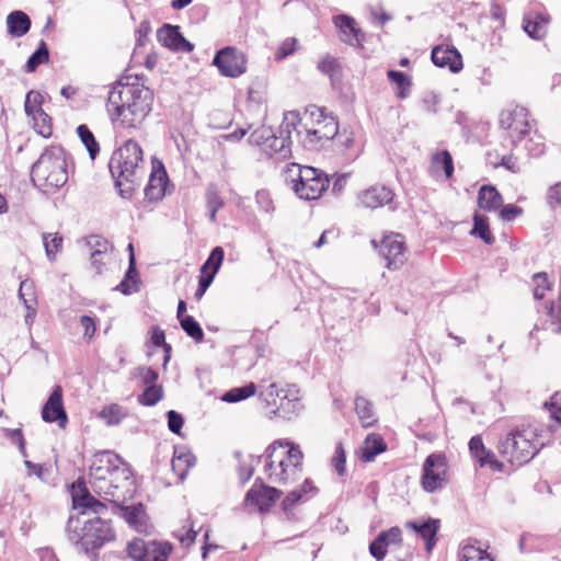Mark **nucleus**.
Segmentation results:
<instances>
[{"mask_svg": "<svg viewBox=\"0 0 561 561\" xmlns=\"http://www.w3.org/2000/svg\"><path fill=\"white\" fill-rule=\"evenodd\" d=\"M153 92L140 83L117 82L108 92L106 110L119 128L137 129L151 112Z\"/></svg>", "mask_w": 561, "mask_h": 561, "instance_id": "f257e3e1", "label": "nucleus"}, {"mask_svg": "<svg viewBox=\"0 0 561 561\" xmlns=\"http://www.w3.org/2000/svg\"><path fill=\"white\" fill-rule=\"evenodd\" d=\"M286 126H293L298 141L307 150H319L337 135V121L324 108L309 105L302 113H286Z\"/></svg>", "mask_w": 561, "mask_h": 561, "instance_id": "f03ea898", "label": "nucleus"}, {"mask_svg": "<svg viewBox=\"0 0 561 561\" xmlns=\"http://www.w3.org/2000/svg\"><path fill=\"white\" fill-rule=\"evenodd\" d=\"M304 454L291 442L276 440L265 450L264 471L271 483L288 485L302 476Z\"/></svg>", "mask_w": 561, "mask_h": 561, "instance_id": "7ed1b4c3", "label": "nucleus"}, {"mask_svg": "<svg viewBox=\"0 0 561 561\" xmlns=\"http://www.w3.org/2000/svg\"><path fill=\"white\" fill-rule=\"evenodd\" d=\"M115 186L123 198L131 197L144 175L142 149L133 139L116 150L108 163Z\"/></svg>", "mask_w": 561, "mask_h": 561, "instance_id": "20e7f679", "label": "nucleus"}, {"mask_svg": "<svg viewBox=\"0 0 561 561\" xmlns=\"http://www.w3.org/2000/svg\"><path fill=\"white\" fill-rule=\"evenodd\" d=\"M31 179L35 186L48 193L64 186L68 181L66 152L51 146L32 165Z\"/></svg>", "mask_w": 561, "mask_h": 561, "instance_id": "39448f33", "label": "nucleus"}, {"mask_svg": "<svg viewBox=\"0 0 561 561\" xmlns=\"http://www.w3.org/2000/svg\"><path fill=\"white\" fill-rule=\"evenodd\" d=\"M542 445L537 428L527 426L510 433L502 439L499 451L513 466H522L533 459Z\"/></svg>", "mask_w": 561, "mask_h": 561, "instance_id": "423d86ee", "label": "nucleus"}, {"mask_svg": "<svg viewBox=\"0 0 561 561\" xmlns=\"http://www.w3.org/2000/svg\"><path fill=\"white\" fill-rule=\"evenodd\" d=\"M291 131L293 126H286L285 114L278 134L271 127L261 126L251 133L249 142L260 147L270 158L283 161L291 156Z\"/></svg>", "mask_w": 561, "mask_h": 561, "instance_id": "0eeeda50", "label": "nucleus"}, {"mask_svg": "<svg viewBox=\"0 0 561 561\" xmlns=\"http://www.w3.org/2000/svg\"><path fill=\"white\" fill-rule=\"evenodd\" d=\"M257 388L260 389V398L267 407L274 408V414L290 420L302 409L299 389L295 385H287L282 388L276 382L265 386L262 381Z\"/></svg>", "mask_w": 561, "mask_h": 561, "instance_id": "6e6552de", "label": "nucleus"}, {"mask_svg": "<svg viewBox=\"0 0 561 561\" xmlns=\"http://www.w3.org/2000/svg\"><path fill=\"white\" fill-rule=\"evenodd\" d=\"M133 484L131 470L121 458V463L115 466L111 476L106 479V484L95 485L94 491L103 495L106 501L121 505L125 502L127 495L134 492V489H131Z\"/></svg>", "mask_w": 561, "mask_h": 561, "instance_id": "1a4fd4ad", "label": "nucleus"}, {"mask_svg": "<svg viewBox=\"0 0 561 561\" xmlns=\"http://www.w3.org/2000/svg\"><path fill=\"white\" fill-rule=\"evenodd\" d=\"M172 551L168 542L146 541L135 538L127 545L128 557L133 561H167Z\"/></svg>", "mask_w": 561, "mask_h": 561, "instance_id": "9d476101", "label": "nucleus"}, {"mask_svg": "<svg viewBox=\"0 0 561 561\" xmlns=\"http://www.w3.org/2000/svg\"><path fill=\"white\" fill-rule=\"evenodd\" d=\"M220 75L228 78H238L247 71V57L236 47L227 46L219 49L213 60Z\"/></svg>", "mask_w": 561, "mask_h": 561, "instance_id": "9b49d317", "label": "nucleus"}, {"mask_svg": "<svg viewBox=\"0 0 561 561\" xmlns=\"http://www.w3.org/2000/svg\"><path fill=\"white\" fill-rule=\"evenodd\" d=\"M422 486L426 492L442 489L446 482L447 461L442 454H431L423 463Z\"/></svg>", "mask_w": 561, "mask_h": 561, "instance_id": "f8f14e48", "label": "nucleus"}, {"mask_svg": "<svg viewBox=\"0 0 561 561\" xmlns=\"http://www.w3.org/2000/svg\"><path fill=\"white\" fill-rule=\"evenodd\" d=\"M330 180L320 169L305 167V173L299 186L296 188V195L306 201H314L321 197L329 187Z\"/></svg>", "mask_w": 561, "mask_h": 561, "instance_id": "ddd939ff", "label": "nucleus"}, {"mask_svg": "<svg viewBox=\"0 0 561 561\" xmlns=\"http://www.w3.org/2000/svg\"><path fill=\"white\" fill-rule=\"evenodd\" d=\"M113 539L114 533L111 525L100 517H94L84 523L80 541L87 549H98Z\"/></svg>", "mask_w": 561, "mask_h": 561, "instance_id": "4468645a", "label": "nucleus"}, {"mask_svg": "<svg viewBox=\"0 0 561 561\" xmlns=\"http://www.w3.org/2000/svg\"><path fill=\"white\" fill-rule=\"evenodd\" d=\"M379 254L389 270H399L407 261L403 237L399 233L385 236L379 245Z\"/></svg>", "mask_w": 561, "mask_h": 561, "instance_id": "2eb2a0df", "label": "nucleus"}, {"mask_svg": "<svg viewBox=\"0 0 561 561\" xmlns=\"http://www.w3.org/2000/svg\"><path fill=\"white\" fill-rule=\"evenodd\" d=\"M121 463V457L113 451L103 450L94 455L90 466V481L92 488L95 485H105L106 479L111 476L115 466Z\"/></svg>", "mask_w": 561, "mask_h": 561, "instance_id": "dca6fc26", "label": "nucleus"}, {"mask_svg": "<svg viewBox=\"0 0 561 561\" xmlns=\"http://www.w3.org/2000/svg\"><path fill=\"white\" fill-rule=\"evenodd\" d=\"M282 491L274 486L263 484L257 478L245 495V504L253 506L260 512H267L274 503L280 497Z\"/></svg>", "mask_w": 561, "mask_h": 561, "instance_id": "f3484780", "label": "nucleus"}, {"mask_svg": "<svg viewBox=\"0 0 561 561\" xmlns=\"http://www.w3.org/2000/svg\"><path fill=\"white\" fill-rule=\"evenodd\" d=\"M42 417L45 422H58V425L64 428L68 422L67 413L62 404V389L56 386L42 410Z\"/></svg>", "mask_w": 561, "mask_h": 561, "instance_id": "a211bd4d", "label": "nucleus"}, {"mask_svg": "<svg viewBox=\"0 0 561 561\" xmlns=\"http://www.w3.org/2000/svg\"><path fill=\"white\" fill-rule=\"evenodd\" d=\"M157 36L159 42L171 50L191 53L194 49V45L182 35L178 25L164 24L158 30Z\"/></svg>", "mask_w": 561, "mask_h": 561, "instance_id": "6ab92c4d", "label": "nucleus"}, {"mask_svg": "<svg viewBox=\"0 0 561 561\" xmlns=\"http://www.w3.org/2000/svg\"><path fill=\"white\" fill-rule=\"evenodd\" d=\"M431 59L435 66L448 68L453 73L459 72L463 67L461 55L454 46H435Z\"/></svg>", "mask_w": 561, "mask_h": 561, "instance_id": "aec40b11", "label": "nucleus"}, {"mask_svg": "<svg viewBox=\"0 0 561 561\" xmlns=\"http://www.w3.org/2000/svg\"><path fill=\"white\" fill-rule=\"evenodd\" d=\"M318 489L313 485L310 479H306L300 488L290 491L282 502V508L288 520L296 519L293 512L294 506L299 503L309 500L314 496Z\"/></svg>", "mask_w": 561, "mask_h": 561, "instance_id": "412c9836", "label": "nucleus"}, {"mask_svg": "<svg viewBox=\"0 0 561 561\" xmlns=\"http://www.w3.org/2000/svg\"><path fill=\"white\" fill-rule=\"evenodd\" d=\"M394 193L385 185H374L358 195L359 204L369 209L382 207L392 202Z\"/></svg>", "mask_w": 561, "mask_h": 561, "instance_id": "4be33fe9", "label": "nucleus"}, {"mask_svg": "<svg viewBox=\"0 0 561 561\" xmlns=\"http://www.w3.org/2000/svg\"><path fill=\"white\" fill-rule=\"evenodd\" d=\"M333 22L340 31L341 41L354 47L362 46L364 33L356 26V22L353 18L346 14H340L334 16Z\"/></svg>", "mask_w": 561, "mask_h": 561, "instance_id": "5701e85b", "label": "nucleus"}, {"mask_svg": "<svg viewBox=\"0 0 561 561\" xmlns=\"http://www.w3.org/2000/svg\"><path fill=\"white\" fill-rule=\"evenodd\" d=\"M439 526V519L434 518L409 520L405 523L407 528L415 531L425 541L427 552H431L436 545Z\"/></svg>", "mask_w": 561, "mask_h": 561, "instance_id": "b1692460", "label": "nucleus"}, {"mask_svg": "<svg viewBox=\"0 0 561 561\" xmlns=\"http://www.w3.org/2000/svg\"><path fill=\"white\" fill-rule=\"evenodd\" d=\"M550 16L545 12L529 10L524 15L523 28L529 37L541 39L548 32Z\"/></svg>", "mask_w": 561, "mask_h": 561, "instance_id": "393cba45", "label": "nucleus"}, {"mask_svg": "<svg viewBox=\"0 0 561 561\" xmlns=\"http://www.w3.org/2000/svg\"><path fill=\"white\" fill-rule=\"evenodd\" d=\"M73 488H78L79 492H81V494L78 492L72 494L73 508L82 510V514H85L88 511L100 514L106 510V506L102 502L89 493L83 482L78 481L77 485H73Z\"/></svg>", "mask_w": 561, "mask_h": 561, "instance_id": "a878e982", "label": "nucleus"}, {"mask_svg": "<svg viewBox=\"0 0 561 561\" xmlns=\"http://www.w3.org/2000/svg\"><path fill=\"white\" fill-rule=\"evenodd\" d=\"M128 268L125 273V277L123 278V280L116 286V289L124 295H130L139 290L138 272L136 268V259L134 254V247L131 243L128 244Z\"/></svg>", "mask_w": 561, "mask_h": 561, "instance_id": "bb28decb", "label": "nucleus"}, {"mask_svg": "<svg viewBox=\"0 0 561 561\" xmlns=\"http://www.w3.org/2000/svg\"><path fill=\"white\" fill-rule=\"evenodd\" d=\"M195 465V456L186 447H175L171 461L173 472L183 480Z\"/></svg>", "mask_w": 561, "mask_h": 561, "instance_id": "cd10ccee", "label": "nucleus"}, {"mask_svg": "<svg viewBox=\"0 0 561 561\" xmlns=\"http://www.w3.org/2000/svg\"><path fill=\"white\" fill-rule=\"evenodd\" d=\"M334 139L340 151L345 154L347 159L354 160L359 156L362 150L360 144L353 131L344 129L340 133L337 130V135Z\"/></svg>", "mask_w": 561, "mask_h": 561, "instance_id": "c85d7f7f", "label": "nucleus"}, {"mask_svg": "<svg viewBox=\"0 0 561 561\" xmlns=\"http://www.w3.org/2000/svg\"><path fill=\"white\" fill-rule=\"evenodd\" d=\"M444 172L446 179H450L454 173L453 157L448 150H440L433 153L431 159L430 172L433 176L440 175Z\"/></svg>", "mask_w": 561, "mask_h": 561, "instance_id": "c756f323", "label": "nucleus"}, {"mask_svg": "<svg viewBox=\"0 0 561 561\" xmlns=\"http://www.w3.org/2000/svg\"><path fill=\"white\" fill-rule=\"evenodd\" d=\"M503 199L499 191L492 185H483L479 190L478 205L486 211H493L500 208Z\"/></svg>", "mask_w": 561, "mask_h": 561, "instance_id": "7c9ffc66", "label": "nucleus"}, {"mask_svg": "<svg viewBox=\"0 0 561 561\" xmlns=\"http://www.w3.org/2000/svg\"><path fill=\"white\" fill-rule=\"evenodd\" d=\"M9 33L14 37L25 35L31 27L28 15L22 11H13L7 18Z\"/></svg>", "mask_w": 561, "mask_h": 561, "instance_id": "2f4dec72", "label": "nucleus"}, {"mask_svg": "<svg viewBox=\"0 0 561 561\" xmlns=\"http://www.w3.org/2000/svg\"><path fill=\"white\" fill-rule=\"evenodd\" d=\"M386 450V444L379 435H368L362 448V460L366 462L373 461L377 455Z\"/></svg>", "mask_w": 561, "mask_h": 561, "instance_id": "473e14b6", "label": "nucleus"}, {"mask_svg": "<svg viewBox=\"0 0 561 561\" xmlns=\"http://www.w3.org/2000/svg\"><path fill=\"white\" fill-rule=\"evenodd\" d=\"M355 411L364 427L373 426L377 422L373 404L364 397H356Z\"/></svg>", "mask_w": 561, "mask_h": 561, "instance_id": "72a5a7b5", "label": "nucleus"}, {"mask_svg": "<svg viewBox=\"0 0 561 561\" xmlns=\"http://www.w3.org/2000/svg\"><path fill=\"white\" fill-rule=\"evenodd\" d=\"M127 415V409L117 403L103 407L99 413V417L103 420L108 426L118 425Z\"/></svg>", "mask_w": 561, "mask_h": 561, "instance_id": "f704fd0d", "label": "nucleus"}, {"mask_svg": "<svg viewBox=\"0 0 561 561\" xmlns=\"http://www.w3.org/2000/svg\"><path fill=\"white\" fill-rule=\"evenodd\" d=\"M256 390L257 386L253 382H249L245 386L232 388L225 392L221 400L228 403H236L254 396Z\"/></svg>", "mask_w": 561, "mask_h": 561, "instance_id": "c9c22d12", "label": "nucleus"}, {"mask_svg": "<svg viewBox=\"0 0 561 561\" xmlns=\"http://www.w3.org/2000/svg\"><path fill=\"white\" fill-rule=\"evenodd\" d=\"M508 137L512 140L513 145H516L518 141L529 136L531 133V124L529 121V113L526 110V115L523 119H517L513 123L512 128L507 130Z\"/></svg>", "mask_w": 561, "mask_h": 561, "instance_id": "e433bc0d", "label": "nucleus"}, {"mask_svg": "<svg viewBox=\"0 0 561 561\" xmlns=\"http://www.w3.org/2000/svg\"><path fill=\"white\" fill-rule=\"evenodd\" d=\"M77 134L81 142L87 148L90 158L94 160L100 152V146L99 142L95 140L93 133L87 125L82 124L77 127Z\"/></svg>", "mask_w": 561, "mask_h": 561, "instance_id": "4c0bfd02", "label": "nucleus"}, {"mask_svg": "<svg viewBox=\"0 0 561 561\" xmlns=\"http://www.w3.org/2000/svg\"><path fill=\"white\" fill-rule=\"evenodd\" d=\"M459 561H494L491 554L481 547L465 545L459 551Z\"/></svg>", "mask_w": 561, "mask_h": 561, "instance_id": "58836bf2", "label": "nucleus"}, {"mask_svg": "<svg viewBox=\"0 0 561 561\" xmlns=\"http://www.w3.org/2000/svg\"><path fill=\"white\" fill-rule=\"evenodd\" d=\"M471 234L481 238L486 244H493L495 241L489 228L488 217L483 215L474 214Z\"/></svg>", "mask_w": 561, "mask_h": 561, "instance_id": "ea45409f", "label": "nucleus"}, {"mask_svg": "<svg viewBox=\"0 0 561 561\" xmlns=\"http://www.w3.org/2000/svg\"><path fill=\"white\" fill-rule=\"evenodd\" d=\"M49 60V50L47 44L44 41L39 42L37 49L28 57L25 71L34 72L36 68Z\"/></svg>", "mask_w": 561, "mask_h": 561, "instance_id": "a19ab883", "label": "nucleus"}, {"mask_svg": "<svg viewBox=\"0 0 561 561\" xmlns=\"http://www.w3.org/2000/svg\"><path fill=\"white\" fill-rule=\"evenodd\" d=\"M62 241L64 239L59 233L43 234L45 252L49 261H54L56 259V254L61 251Z\"/></svg>", "mask_w": 561, "mask_h": 561, "instance_id": "79ce46f5", "label": "nucleus"}, {"mask_svg": "<svg viewBox=\"0 0 561 561\" xmlns=\"http://www.w3.org/2000/svg\"><path fill=\"white\" fill-rule=\"evenodd\" d=\"M526 115V108L523 106H515L513 108L503 110L500 114V126L504 130L512 128L513 123L517 119H523Z\"/></svg>", "mask_w": 561, "mask_h": 561, "instance_id": "37998d69", "label": "nucleus"}, {"mask_svg": "<svg viewBox=\"0 0 561 561\" xmlns=\"http://www.w3.org/2000/svg\"><path fill=\"white\" fill-rule=\"evenodd\" d=\"M162 387L158 385H151L145 388L144 392L138 398V402L145 407H153L162 399Z\"/></svg>", "mask_w": 561, "mask_h": 561, "instance_id": "c03bdc74", "label": "nucleus"}, {"mask_svg": "<svg viewBox=\"0 0 561 561\" xmlns=\"http://www.w3.org/2000/svg\"><path fill=\"white\" fill-rule=\"evenodd\" d=\"M305 167L298 163H290L286 165L284 170L285 181L291 185L293 191L296 193V188L299 186L304 173Z\"/></svg>", "mask_w": 561, "mask_h": 561, "instance_id": "a18cd8bd", "label": "nucleus"}, {"mask_svg": "<svg viewBox=\"0 0 561 561\" xmlns=\"http://www.w3.org/2000/svg\"><path fill=\"white\" fill-rule=\"evenodd\" d=\"M182 329L184 332L195 340L196 342H202L204 339V332L201 328L199 323L192 317V316H185L181 318L180 322Z\"/></svg>", "mask_w": 561, "mask_h": 561, "instance_id": "49530a36", "label": "nucleus"}, {"mask_svg": "<svg viewBox=\"0 0 561 561\" xmlns=\"http://www.w3.org/2000/svg\"><path fill=\"white\" fill-rule=\"evenodd\" d=\"M225 252L221 247H216L211 250L208 259L202 266V273H206L210 270L209 273L217 274L219 271L221 263L224 261Z\"/></svg>", "mask_w": 561, "mask_h": 561, "instance_id": "de8ad7c7", "label": "nucleus"}, {"mask_svg": "<svg viewBox=\"0 0 561 561\" xmlns=\"http://www.w3.org/2000/svg\"><path fill=\"white\" fill-rule=\"evenodd\" d=\"M43 104V95L37 91H28L25 96L24 110L27 116L32 117L41 111Z\"/></svg>", "mask_w": 561, "mask_h": 561, "instance_id": "09e8293b", "label": "nucleus"}, {"mask_svg": "<svg viewBox=\"0 0 561 561\" xmlns=\"http://www.w3.org/2000/svg\"><path fill=\"white\" fill-rule=\"evenodd\" d=\"M150 341L153 346L163 347V351L165 353L164 360H163V367L165 368L168 362L170 360L171 345L165 343L164 331H162L158 327H152Z\"/></svg>", "mask_w": 561, "mask_h": 561, "instance_id": "8fccbe9b", "label": "nucleus"}, {"mask_svg": "<svg viewBox=\"0 0 561 561\" xmlns=\"http://www.w3.org/2000/svg\"><path fill=\"white\" fill-rule=\"evenodd\" d=\"M197 531L194 529L193 523L187 518L184 525L174 531V536L180 540L183 546H190L195 541Z\"/></svg>", "mask_w": 561, "mask_h": 561, "instance_id": "3c124183", "label": "nucleus"}, {"mask_svg": "<svg viewBox=\"0 0 561 561\" xmlns=\"http://www.w3.org/2000/svg\"><path fill=\"white\" fill-rule=\"evenodd\" d=\"M118 506L122 510V516L130 526H137L140 524V516L144 514L141 504L123 506L122 503Z\"/></svg>", "mask_w": 561, "mask_h": 561, "instance_id": "603ef678", "label": "nucleus"}, {"mask_svg": "<svg viewBox=\"0 0 561 561\" xmlns=\"http://www.w3.org/2000/svg\"><path fill=\"white\" fill-rule=\"evenodd\" d=\"M19 298L24 306L36 305L35 286L30 279H24L20 284Z\"/></svg>", "mask_w": 561, "mask_h": 561, "instance_id": "864d4df0", "label": "nucleus"}, {"mask_svg": "<svg viewBox=\"0 0 561 561\" xmlns=\"http://www.w3.org/2000/svg\"><path fill=\"white\" fill-rule=\"evenodd\" d=\"M32 119L34 122V128L39 135L43 137L51 135L50 117L44 112V110L36 115H33Z\"/></svg>", "mask_w": 561, "mask_h": 561, "instance_id": "5fc2aeb1", "label": "nucleus"}, {"mask_svg": "<svg viewBox=\"0 0 561 561\" xmlns=\"http://www.w3.org/2000/svg\"><path fill=\"white\" fill-rule=\"evenodd\" d=\"M534 283V298L540 300L545 297L546 291L550 290V283L548 282L547 274L541 272L533 276Z\"/></svg>", "mask_w": 561, "mask_h": 561, "instance_id": "6e6d98bb", "label": "nucleus"}, {"mask_svg": "<svg viewBox=\"0 0 561 561\" xmlns=\"http://www.w3.org/2000/svg\"><path fill=\"white\" fill-rule=\"evenodd\" d=\"M548 319L552 325V331L561 332V301L558 305L553 302L546 306Z\"/></svg>", "mask_w": 561, "mask_h": 561, "instance_id": "4d7b16f0", "label": "nucleus"}, {"mask_svg": "<svg viewBox=\"0 0 561 561\" xmlns=\"http://www.w3.org/2000/svg\"><path fill=\"white\" fill-rule=\"evenodd\" d=\"M87 245L91 249V252L100 251V253H103V254H112L111 243L106 239H104L100 236L89 237V239L87 241Z\"/></svg>", "mask_w": 561, "mask_h": 561, "instance_id": "13d9d810", "label": "nucleus"}, {"mask_svg": "<svg viewBox=\"0 0 561 561\" xmlns=\"http://www.w3.org/2000/svg\"><path fill=\"white\" fill-rule=\"evenodd\" d=\"M388 545L383 540V536L378 535L369 545L370 554L377 560L381 561L387 554Z\"/></svg>", "mask_w": 561, "mask_h": 561, "instance_id": "bf43d9fd", "label": "nucleus"}, {"mask_svg": "<svg viewBox=\"0 0 561 561\" xmlns=\"http://www.w3.org/2000/svg\"><path fill=\"white\" fill-rule=\"evenodd\" d=\"M388 78L401 89L398 96L404 99L407 96L405 90L410 87L407 76L401 71L390 70L388 71Z\"/></svg>", "mask_w": 561, "mask_h": 561, "instance_id": "052dcab7", "label": "nucleus"}, {"mask_svg": "<svg viewBox=\"0 0 561 561\" xmlns=\"http://www.w3.org/2000/svg\"><path fill=\"white\" fill-rule=\"evenodd\" d=\"M255 202L259 208L265 211L266 214H272L274 211V203L268 191H257L255 194Z\"/></svg>", "mask_w": 561, "mask_h": 561, "instance_id": "680f3d73", "label": "nucleus"}, {"mask_svg": "<svg viewBox=\"0 0 561 561\" xmlns=\"http://www.w3.org/2000/svg\"><path fill=\"white\" fill-rule=\"evenodd\" d=\"M477 461L479 462L480 467L489 466L495 471H501L503 468V465L496 459L495 455L491 450H484L478 458Z\"/></svg>", "mask_w": 561, "mask_h": 561, "instance_id": "e2e57ef3", "label": "nucleus"}, {"mask_svg": "<svg viewBox=\"0 0 561 561\" xmlns=\"http://www.w3.org/2000/svg\"><path fill=\"white\" fill-rule=\"evenodd\" d=\"M297 46L296 38H287L284 41L276 50L275 57L278 60L285 59L295 53Z\"/></svg>", "mask_w": 561, "mask_h": 561, "instance_id": "0e129e2a", "label": "nucleus"}, {"mask_svg": "<svg viewBox=\"0 0 561 561\" xmlns=\"http://www.w3.org/2000/svg\"><path fill=\"white\" fill-rule=\"evenodd\" d=\"M167 417H168L169 430L174 434H180L182 426L184 424L183 416L180 413H178L176 411L170 410L167 413Z\"/></svg>", "mask_w": 561, "mask_h": 561, "instance_id": "69168bd1", "label": "nucleus"}, {"mask_svg": "<svg viewBox=\"0 0 561 561\" xmlns=\"http://www.w3.org/2000/svg\"><path fill=\"white\" fill-rule=\"evenodd\" d=\"M206 202H207V208H213L214 210H219L225 205V203H224L222 198L220 197L219 193L213 186H210L207 190Z\"/></svg>", "mask_w": 561, "mask_h": 561, "instance_id": "338daca9", "label": "nucleus"}, {"mask_svg": "<svg viewBox=\"0 0 561 561\" xmlns=\"http://www.w3.org/2000/svg\"><path fill=\"white\" fill-rule=\"evenodd\" d=\"M547 202L552 208L561 204V182L550 186L547 193Z\"/></svg>", "mask_w": 561, "mask_h": 561, "instance_id": "774afa93", "label": "nucleus"}]
</instances>
